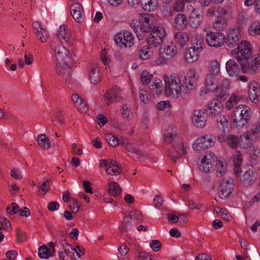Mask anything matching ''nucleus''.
Returning a JSON list of instances; mask_svg holds the SVG:
<instances>
[{"instance_id": "1", "label": "nucleus", "mask_w": 260, "mask_h": 260, "mask_svg": "<svg viewBox=\"0 0 260 260\" xmlns=\"http://www.w3.org/2000/svg\"><path fill=\"white\" fill-rule=\"evenodd\" d=\"M142 22L138 19H134L131 26L136 33L139 40H142L147 34L151 32L156 26L154 17L149 13L140 14Z\"/></svg>"}, {"instance_id": "2", "label": "nucleus", "mask_w": 260, "mask_h": 260, "mask_svg": "<svg viewBox=\"0 0 260 260\" xmlns=\"http://www.w3.org/2000/svg\"><path fill=\"white\" fill-rule=\"evenodd\" d=\"M164 81L165 91L167 95L177 98L180 94L183 98L188 97V93L185 91L184 83L182 82L177 74L173 73L170 77L165 75Z\"/></svg>"}, {"instance_id": "3", "label": "nucleus", "mask_w": 260, "mask_h": 260, "mask_svg": "<svg viewBox=\"0 0 260 260\" xmlns=\"http://www.w3.org/2000/svg\"><path fill=\"white\" fill-rule=\"evenodd\" d=\"M251 46L247 41H242L237 48L232 51V54L240 63L242 71L248 67V58L251 54Z\"/></svg>"}, {"instance_id": "4", "label": "nucleus", "mask_w": 260, "mask_h": 260, "mask_svg": "<svg viewBox=\"0 0 260 260\" xmlns=\"http://www.w3.org/2000/svg\"><path fill=\"white\" fill-rule=\"evenodd\" d=\"M177 53L175 45L172 43L161 46L159 48V57L156 60L158 64H162L173 58Z\"/></svg>"}, {"instance_id": "5", "label": "nucleus", "mask_w": 260, "mask_h": 260, "mask_svg": "<svg viewBox=\"0 0 260 260\" xmlns=\"http://www.w3.org/2000/svg\"><path fill=\"white\" fill-rule=\"evenodd\" d=\"M72 65V59L70 62H67L65 61L57 62L56 66V72L58 75L63 78L66 83L68 85L71 84L73 82L72 73L71 71V66Z\"/></svg>"}, {"instance_id": "6", "label": "nucleus", "mask_w": 260, "mask_h": 260, "mask_svg": "<svg viewBox=\"0 0 260 260\" xmlns=\"http://www.w3.org/2000/svg\"><path fill=\"white\" fill-rule=\"evenodd\" d=\"M165 35L166 31L164 27L155 26L150 35L146 38L147 44L156 48L162 43Z\"/></svg>"}, {"instance_id": "7", "label": "nucleus", "mask_w": 260, "mask_h": 260, "mask_svg": "<svg viewBox=\"0 0 260 260\" xmlns=\"http://www.w3.org/2000/svg\"><path fill=\"white\" fill-rule=\"evenodd\" d=\"M234 173L235 175L240 177L241 182L245 186H251L256 179L255 172L252 168L241 171L236 170Z\"/></svg>"}, {"instance_id": "8", "label": "nucleus", "mask_w": 260, "mask_h": 260, "mask_svg": "<svg viewBox=\"0 0 260 260\" xmlns=\"http://www.w3.org/2000/svg\"><path fill=\"white\" fill-rule=\"evenodd\" d=\"M259 138L260 131H246L240 137L239 145L241 148L248 149L254 141Z\"/></svg>"}, {"instance_id": "9", "label": "nucleus", "mask_w": 260, "mask_h": 260, "mask_svg": "<svg viewBox=\"0 0 260 260\" xmlns=\"http://www.w3.org/2000/svg\"><path fill=\"white\" fill-rule=\"evenodd\" d=\"M216 161L217 157L214 153L211 151L206 152L199 166V169L204 173H209Z\"/></svg>"}, {"instance_id": "10", "label": "nucleus", "mask_w": 260, "mask_h": 260, "mask_svg": "<svg viewBox=\"0 0 260 260\" xmlns=\"http://www.w3.org/2000/svg\"><path fill=\"white\" fill-rule=\"evenodd\" d=\"M134 39L132 33L127 31L119 32L114 37L116 44L121 48L132 46L134 45Z\"/></svg>"}, {"instance_id": "11", "label": "nucleus", "mask_w": 260, "mask_h": 260, "mask_svg": "<svg viewBox=\"0 0 260 260\" xmlns=\"http://www.w3.org/2000/svg\"><path fill=\"white\" fill-rule=\"evenodd\" d=\"M225 36L220 32L210 31L206 34V41L209 46L219 47L225 42Z\"/></svg>"}, {"instance_id": "12", "label": "nucleus", "mask_w": 260, "mask_h": 260, "mask_svg": "<svg viewBox=\"0 0 260 260\" xmlns=\"http://www.w3.org/2000/svg\"><path fill=\"white\" fill-rule=\"evenodd\" d=\"M215 137L211 135H205L198 138L196 143L193 144L194 150L199 151L201 149H205L214 145Z\"/></svg>"}, {"instance_id": "13", "label": "nucleus", "mask_w": 260, "mask_h": 260, "mask_svg": "<svg viewBox=\"0 0 260 260\" xmlns=\"http://www.w3.org/2000/svg\"><path fill=\"white\" fill-rule=\"evenodd\" d=\"M53 49L57 62L65 61L67 62L71 61V57L69 55V51L61 44H54L51 46Z\"/></svg>"}, {"instance_id": "14", "label": "nucleus", "mask_w": 260, "mask_h": 260, "mask_svg": "<svg viewBox=\"0 0 260 260\" xmlns=\"http://www.w3.org/2000/svg\"><path fill=\"white\" fill-rule=\"evenodd\" d=\"M233 180L231 178H224L220 183L219 197L222 199L228 198L234 188Z\"/></svg>"}, {"instance_id": "15", "label": "nucleus", "mask_w": 260, "mask_h": 260, "mask_svg": "<svg viewBox=\"0 0 260 260\" xmlns=\"http://www.w3.org/2000/svg\"><path fill=\"white\" fill-rule=\"evenodd\" d=\"M241 34L238 28H231L226 35L225 43L230 48H233L239 44Z\"/></svg>"}, {"instance_id": "16", "label": "nucleus", "mask_w": 260, "mask_h": 260, "mask_svg": "<svg viewBox=\"0 0 260 260\" xmlns=\"http://www.w3.org/2000/svg\"><path fill=\"white\" fill-rule=\"evenodd\" d=\"M207 110L198 109L193 111L192 123L197 128H202L206 124V115Z\"/></svg>"}, {"instance_id": "17", "label": "nucleus", "mask_w": 260, "mask_h": 260, "mask_svg": "<svg viewBox=\"0 0 260 260\" xmlns=\"http://www.w3.org/2000/svg\"><path fill=\"white\" fill-rule=\"evenodd\" d=\"M249 97L251 101L254 103H257L260 101V89L259 84L255 81H252L249 83Z\"/></svg>"}, {"instance_id": "18", "label": "nucleus", "mask_w": 260, "mask_h": 260, "mask_svg": "<svg viewBox=\"0 0 260 260\" xmlns=\"http://www.w3.org/2000/svg\"><path fill=\"white\" fill-rule=\"evenodd\" d=\"M71 13L74 20L81 23L84 20V12L79 3H75L71 6Z\"/></svg>"}, {"instance_id": "19", "label": "nucleus", "mask_w": 260, "mask_h": 260, "mask_svg": "<svg viewBox=\"0 0 260 260\" xmlns=\"http://www.w3.org/2000/svg\"><path fill=\"white\" fill-rule=\"evenodd\" d=\"M198 78L196 71L193 70H189L185 77V86H184L185 91H188L196 87Z\"/></svg>"}, {"instance_id": "20", "label": "nucleus", "mask_w": 260, "mask_h": 260, "mask_svg": "<svg viewBox=\"0 0 260 260\" xmlns=\"http://www.w3.org/2000/svg\"><path fill=\"white\" fill-rule=\"evenodd\" d=\"M104 98L107 100V105H110L113 102H118L122 100L120 90L117 88H114L110 92H107Z\"/></svg>"}, {"instance_id": "21", "label": "nucleus", "mask_w": 260, "mask_h": 260, "mask_svg": "<svg viewBox=\"0 0 260 260\" xmlns=\"http://www.w3.org/2000/svg\"><path fill=\"white\" fill-rule=\"evenodd\" d=\"M56 35L60 42L62 43L69 42L72 37L71 30L65 25H62L59 26Z\"/></svg>"}, {"instance_id": "22", "label": "nucleus", "mask_w": 260, "mask_h": 260, "mask_svg": "<svg viewBox=\"0 0 260 260\" xmlns=\"http://www.w3.org/2000/svg\"><path fill=\"white\" fill-rule=\"evenodd\" d=\"M226 71L229 75L232 77H236L240 73V68L234 59H231L226 63Z\"/></svg>"}, {"instance_id": "23", "label": "nucleus", "mask_w": 260, "mask_h": 260, "mask_svg": "<svg viewBox=\"0 0 260 260\" xmlns=\"http://www.w3.org/2000/svg\"><path fill=\"white\" fill-rule=\"evenodd\" d=\"M122 168L118 162L113 159H110V166L106 169V173L109 175H118L122 172Z\"/></svg>"}, {"instance_id": "24", "label": "nucleus", "mask_w": 260, "mask_h": 260, "mask_svg": "<svg viewBox=\"0 0 260 260\" xmlns=\"http://www.w3.org/2000/svg\"><path fill=\"white\" fill-rule=\"evenodd\" d=\"M201 52V49L197 47V50L190 47L186 51L185 58L187 62L192 63L197 60Z\"/></svg>"}, {"instance_id": "25", "label": "nucleus", "mask_w": 260, "mask_h": 260, "mask_svg": "<svg viewBox=\"0 0 260 260\" xmlns=\"http://www.w3.org/2000/svg\"><path fill=\"white\" fill-rule=\"evenodd\" d=\"M163 138L164 142L167 144H170L173 142H177L181 139L176 131H165Z\"/></svg>"}, {"instance_id": "26", "label": "nucleus", "mask_w": 260, "mask_h": 260, "mask_svg": "<svg viewBox=\"0 0 260 260\" xmlns=\"http://www.w3.org/2000/svg\"><path fill=\"white\" fill-rule=\"evenodd\" d=\"M203 16L201 13L192 12L189 19V23L192 28L198 27L202 22Z\"/></svg>"}, {"instance_id": "27", "label": "nucleus", "mask_w": 260, "mask_h": 260, "mask_svg": "<svg viewBox=\"0 0 260 260\" xmlns=\"http://www.w3.org/2000/svg\"><path fill=\"white\" fill-rule=\"evenodd\" d=\"M223 108L222 103L217 99H213L209 103V109L212 115H216L220 113Z\"/></svg>"}, {"instance_id": "28", "label": "nucleus", "mask_w": 260, "mask_h": 260, "mask_svg": "<svg viewBox=\"0 0 260 260\" xmlns=\"http://www.w3.org/2000/svg\"><path fill=\"white\" fill-rule=\"evenodd\" d=\"M137 222L133 221V217L126 215L123 219L121 230L122 232H126L135 228Z\"/></svg>"}, {"instance_id": "29", "label": "nucleus", "mask_w": 260, "mask_h": 260, "mask_svg": "<svg viewBox=\"0 0 260 260\" xmlns=\"http://www.w3.org/2000/svg\"><path fill=\"white\" fill-rule=\"evenodd\" d=\"M249 161L254 166L257 165L260 162V148L257 146H253L251 150Z\"/></svg>"}, {"instance_id": "30", "label": "nucleus", "mask_w": 260, "mask_h": 260, "mask_svg": "<svg viewBox=\"0 0 260 260\" xmlns=\"http://www.w3.org/2000/svg\"><path fill=\"white\" fill-rule=\"evenodd\" d=\"M89 79L91 83L96 84L101 82V78L100 75V70L96 66L91 67L89 73Z\"/></svg>"}, {"instance_id": "31", "label": "nucleus", "mask_w": 260, "mask_h": 260, "mask_svg": "<svg viewBox=\"0 0 260 260\" xmlns=\"http://www.w3.org/2000/svg\"><path fill=\"white\" fill-rule=\"evenodd\" d=\"M55 252V249H49L46 246L43 245L39 248L38 254L40 258L47 259L50 256H53Z\"/></svg>"}, {"instance_id": "32", "label": "nucleus", "mask_w": 260, "mask_h": 260, "mask_svg": "<svg viewBox=\"0 0 260 260\" xmlns=\"http://www.w3.org/2000/svg\"><path fill=\"white\" fill-rule=\"evenodd\" d=\"M173 146L179 155L182 156L186 153L187 145L182 139H180V141L174 143Z\"/></svg>"}, {"instance_id": "33", "label": "nucleus", "mask_w": 260, "mask_h": 260, "mask_svg": "<svg viewBox=\"0 0 260 260\" xmlns=\"http://www.w3.org/2000/svg\"><path fill=\"white\" fill-rule=\"evenodd\" d=\"M174 21L175 27L178 29H184L187 25V18L184 14H178Z\"/></svg>"}, {"instance_id": "34", "label": "nucleus", "mask_w": 260, "mask_h": 260, "mask_svg": "<svg viewBox=\"0 0 260 260\" xmlns=\"http://www.w3.org/2000/svg\"><path fill=\"white\" fill-rule=\"evenodd\" d=\"M216 76L212 74H208L207 76L206 80V86L209 91L215 90L217 86V80L215 77Z\"/></svg>"}, {"instance_id": "35", "label": "nucleus", "mask_w": 260, "mask_h": 260, "mask_svg": "<svg viewBox=\"0 0 260 260\" xmlns=\"http://www.w3.org/2000/svg\"><path fill=\"white\" fill-rule=\"evenodd\" d=\"M105 139L111 146L116 147L118 144H121L123 138H118L111 133H107L105 135Z\"/></svg>"}, {"instance_id": "36", "label": "nucleus", "mask_w": 260, "mask_h": 260, "mask_svg": "<svg viewBox=\"0 0 260 260\" xmlns=\"http://www.w3.org/2000/svg\"><path fill=\"white\" fill-rule=\"evenodd\" d=\"M245 96L233 93L229 100L226 102V108L231 110L234 106L238 104L241 100H244Z\"/></svg>"}, {"instance_id": "37", "label": "nucleus", "mask_w": 260, "mask_h": 260, "mask_svg": "<svg viewBox=\"0 0 260 260\" xmlns=\"http://www.w3.org/2000/svg\"><path fill=\"white\" fill-rule=\"evenodd\" d=\"M143 8L149 12L154 11L158 6L157 0H141Z\"/></svg>"}, {"instance_id": "38", "label": "nucleus", "mask_w": 260, "mask_h": 260, "mask_svg": "<svg viewBox=\"0 0 260 260\" xmlns=\"http://www.w3.org/2000/svg\"><path fill=\"white\" fill-rule=\"evenodd\" d=\"M121 192V188L117 182L112 181L109 183L108 193L109 194L117 197Z\"/></svg>"}, {"instance_id": "39", "label": "nucleus", "mask_w": 260, "mask_h": 260, "mask_svg": "<svg viewBox=\"0 0 260 260\" xmlns=\"http://www.w3.org/2000/svg\"><path fill=\"white\" fill-rule=\"evenodd\" d=\"M153 48H154L153 46H149L148 45L142 47L139 51L140 58L142 59L149 58L152 55V50H151Z\"/></svg>"}, {"instance_id": "40", "label": "nucleus", "mask_w": 260, "mask_h": 260, "mask_svg": "<svg viewBox=\"0 0 260 260\" xmlns=\"http://www.w3.org/2000/svg\"><path fill=\"white\" fill-rule=\"evenodd\" d=\"M175 39L180 46L183 47L188 42V36L185 32L179 31L176 33Z\"/></svg>"}, {"instance_id": "41", "label": "nucleus", "mask_w": 260, "mask_h": 260, "mask_svg": "<svg viewBox=\"0 0 260 260\" xmlns=\"http://www.w3.org/2000/svg\"><path fill=\"white\" fill-rule=\"evenodd\" d=\"M38 143L41 148L44 149H48L50 147L49 140L45 134L39 135L38 137Z\"/></svg>"}, {"instance_id": "42", "label": "nucleus", "mask_w": 260, "mask_h": 260, "mask_svg": "<svg viewBox=\"0 0 260 260\" xmlns=\"http://www.w3.org/2000/svg\"><path fill=\"white\" fill-rule=\"evenodd\" d=\"M209 74L217 76L220 72V63L216 60H212L209 66Z\"/></svg>"}, {"instance_id": "43", "label": "nucleus", "mask_w": 260, "mask_h": 260, "mask_svg": "<svg viewBox=\"0 0 260 260\" xmlns=\"http://www.w3.org/2000/svg\"><path fill=\"white\" fill-rule=\"evenodd\" d=\"M249 32L252 36H260V21H256L252 22L249 27Z\"/></svg>"}, {"instance_id": "44", "label": "nucleus", "mask_w": 260, "mask_h": 260, "mask_svg": "<svg viewBox=\"0 0 260 260\" xmlns=\"http://www.w3.org/2000/svg\"><path fill=\"white\" fill-rule=\"evenodd\" d=\"M217 176L221 177L226 172V166L224 161H219L216 162Z\"/></svg>"}, {"instance_id": "45", "label": "nucleus", "mask_w": 260, "mask_h": 260, "mask_svg": "<svg viewBox=\"0 0 260 260\" xmlns=\"http://www.w3.org/2000/svg\"><path fill=\"white\" fill-rule=\"evenodd\" d=\"M248 68L246 71H243L244 73L250 71V70L252 72L256 71L259 68H260V58H255L252 60L250 64L248 62Z\"/></svg>"}, {"instance_id": "46", "label": "nucleus", "mask_w": 260, "mask_h": 260, "mask_svg": "<svg viewBox=\"0 0 260 260\" xmlns=\"http://www.w3.org/2000/svg\"><path fill=\"white\" fill-rule=\"evenodd\" d=\"M248 120L246 118L239 116V118L236 117L233 119V124L237 128H242L247 123Z\"/></svg>"}, {"instance_id": "47", "label": "nucleus", "mask_w": 260, "mask_h": 260, "mask_svg": "<svg viewBox=\"0 0 260 260\" xmlns=\"http://www.w3.org/2000/svg\"><path fill=\"white\" fill-rule=\"evenodd\" d=\"M217 125L219 129L225 130L229 127V122L226 118L222 115L219 116L217 119Z\"/></svg>"}, {"instance_id": "48", "label": "nucleus", "mask_w": 260, "mask_h": 260, "mask_svg": "<svg viewBox=\"0 0 260 260\" xmlns=\"http://www.w3.org/2000/svg\"><path fill=\"white\" fill-rule=\"evenodd\" d=\"M150 88L157 95L159 94L162 91L161 82L160 80H155L154 83L151 85Z\"/></svg>"}, {"instance_id": "49", "label": "nucleus", "mask_w": 260, "mask_h": 260, "mask_svg": "<svg viewBox=\"0 0 260 260\" xmlns=\"http://www.w3.org/2000/svg\"><path fill=\"white\" fill-rule=\"evenodd\" d=\"M36 37L42 42H47L48 39V31L45 29H41L36 32Z\"/></svg>"}, {"instance_id": "50", "label": "nucleus", "mask_w": 260, "mask_h": 260, "mask_svg": "<svg viewBox=\"0 0 260 260\" xmlns=\"http://www.w3.org/2000/svg\"><path fill=\"white\" fill-rule=\"evenodd\" d=\"M20 211L19 206L15 203H12L6 208V212L8 214L12 215L16 214Z\"/></svg>"}, {"instance_id": "51", "label": "nucleus", "mask_w": 260, "mask_h": 260, "mask_svg": "<svg viewBox=\"0 0 260 260\" xmlns=\"http://www.w3.org/2000/svg\"><path fill=\"white\" fill-rule=\"evenodd\" d=\"M121 114L123 118L127 120H130L133 117L129 106H128L127 105H123L121 109Z\"/></svg>"}, {"instance_id": "52", "label": "nucleus", "mask_w": 260, "mask_h": 260, "mask_svg": "<svg viewBox=\"0 0 260 260\" xmlns=\"http://www.w3.org/2000/svg\"><path fill=\"white\" fill-rule=\"evenodd\" d=\"M239 140L238 137L233 135H230L227 142L228 145L233 149H235L237 148Z\"/></svg>"}, {"instance_id": "53", "label": "nucleus", "mask_w": 260, "mask_h": 260, "mask_svg": "<svg viewBox=\"0 0 260 260\" xmlns=\"http://www.w3.org/2000/svg\"><path fill=\"white\" fill-rule=\"evenodd\" d=\"M215 89L216 95L219 98L222 100H224L226 99L229 94L228 92V90H225V89L221 88V87L218 86H217Z\"/></svg>"}, {"instance_id": "54", "label": "nucleus", "mask_w": 260, "mask_h": 260, "mask_svg": "<svg viewBox=\"0 0 260 260\" xmlns=\"http://www.w3.org/2000/svg\"><path fill=\"white\" fill-rule=\"evenodd\" d=\"M122 145L128 151L131 153H137V150L134 147L132 144L129 143L126 139L123 138L121 141Z\"/></svg>"}, {"instance_id": "55", "label": "nucleus", "mask_w": 260, "mask_h": 260, "mask_svg": "<svg viewBox=\"0 0 260 260\" xmlns=\"http://www.w3.org/2000/svg\"><path fill=\"white\" fill-rule=\"evenodd\" d=\"M153 76L150 74L149 72L144 71H143L141 75V80L144 84L147 85L152 79Z\"/></svg>"}, {"instance_id": "56", "label": "nucleus", "mask_w": 260, "mask_h": 260, "mask_svg": "<svg viewBox=\"0 0 260 260\" xmlns=\"http://www.w3.org/2000/svg\"><path fill=\"white\" fill-rule=\"evenodd\" d=\"M50 181L49 180H46L42 183L41 185L39 184L38 185V187L39 189V191L42 192L43 194L44 195L49 190L50 188Z\"/></svg>"}, {"instance_id": "57", "label": "nucleus", "mask_w": 260, "mask_h": 260, "mask_svg": "<svg viewBox=\"0 0 260 260\" xmlns=\"http://www.w3.org/2000/svg\"><path fill=\"white\" fill-rule=\"evenodd\" d=\"M242 161V155L240 153V152H238L234 158V166L237 169L236 170H239V169H240Z\"/></svg>"}, {"instance_id": "58", "label": "nucleus", "mask_w": 260, "mask_h": 260, "mask_svg": "<svg viewBox=\"0 0 260 260\" xmlns=\"http://www.w3.org/2000/svg\"><path fill=\"white\" fill-rule=\"evenodd\" d=\"M184 8V0H176L174 3L173 9L177 12L182 11Z\"/></svg>"}, {"instance_id": "59", "label": "nucleus", "mask_w": 260, "mask_h": 260, "mask_svg": "<svg viewBox=\"0 0 260 260\" xmlns=\"http://www.w3.org/2000/svg\"><path fill=\"white\" fill-rule=\"evenodd\" d=\"M128 215L129 216H132L133 221H135V222L137 223L141 222V221L142 214L141 212L140 211L136 210L133 212H132Z\"/></svg>"}, {"instance_id": "60", "label": "nucleus", "mask_w": 260, "mask_h": 260, "mask_svg": "<svg viewBox=\"0 0 260 260\" xmlns=\"http://www.w3.org/2000/svg\"><path fill=\"white\" fill-rule=\"evenodd\" d=\"M214 27L217 29H222L226 27L225 21L223 18H219L214 24Z\"/></svg>"}, {"instance_id": "61", "label": "nucleus", "mask_w": 260, "mask_h": 260, "mask_svg": "<svg viewBox=\"0 0 260 260\" xmlns=\"http://www.w3.org/2000/svg\"><path fill=\"white\" fill-rule=\"evenodd\" d=\"M16 233L17 237V240L18 242H22L25 240L26 234L24 231L19 228H17L16 229Z\"/></svg>"}, {"instance_id": "62", "label": "nucleus", "mask_w": 260, "mask_h": 260, "mask_svg": "<svg viewBox=\"0 0 260 260\" xmlns=\"http://www.w3.org/2000/svg\"><path fill=\"white\" fill-rule=\"evenodd\" d=\"M150 246L153 250L157 252L160 250L161 244L158 240H153L150 244Z\"/></svg>"}, {"instance_id": "63", "label": "nucleus", "mask_w": 260, "mask_h": 260, "mask_svg": "<svg viewBox=\"0 0 260 260\" xmlns=\"http://www.w3.org/2000/svg\"><path fill=\"white\" fill-rule=\"evenodd\" d=\"M10 221L6 218L0 217V231L11 226Z\"/></svg>"}, {"instance_id": "64", "label": "nucleus", "mask_w": 260, "mask_h": 260, "mask_svg": "<svg viewBox=\"0 0 260 260\" xmlns=\"http://www.w3.org/2000/svg\"><path fill=\"white\" fill-rule=\"evenodd\" d=\"M138 259V260H153L152 255L144 251L139 253Z\"/></svg>"}]
</instances>
